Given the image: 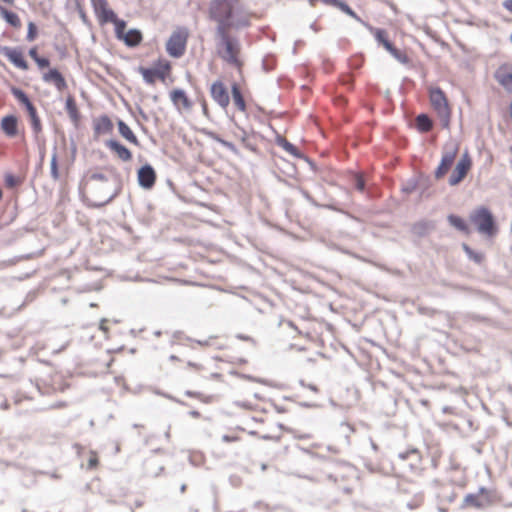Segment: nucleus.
Wrapping results in <instances>:
<instances>
[{"label":"nucleus","instance_id":"1","mask_svg":"<svg viewBox=\"0 0 512 512\" xmlns=\"http://www.w3.org/2000/svg\"><path fill=\"white\" fill-rule=\"evenodd\" d=\"M208 16L217 24L216 31L239 29L248 26L250 14L242 0H211L208 5Z\"/></svg>","mask_w":512,"mask_h":512},{"label":"nucleus","instance_id":"2","mask_svg":"<svg viewBox=\"0 0 512 512\" xmlns=\"http://www.w3.org/2000/svg\"><path fill=\"white\" fill-rule=\"evenodd\" d=\"M216 35L220 40V57L229 64H232L237 68H240L242 66V62L239 58L240 46L238 41L235 38L231 37L230 30H224L223 28H221L220 31H216Z\"/></svg>","mask_w":512,"mask_h":512},{"label":"nucleus","instance_id":"3","mask_svg":"<svg viewBox=\"0 0 512 512\" xmlns=\"http://www.w3.org/2000/svg\"><path fill=\"white\" fill-rule=\"evenodd\" d=\"M469 218L480 234L488 237L496 235L498 227L492 212L487 207L481 206L476 208Z\"/></svg>","mask_w":512,"mask_h":512},{"label":"nucleus","instance_id":"4","mask_svg":"<svg viewBox=\"0 0 512 512\" xmlns=\"http://www.w3.org/2000/svg\"><path fill=\"white\" fill-rule=\"evenodd\" d=\"M214 362L209 360L205 362L188 361L183 368V376L188 380L199 377L203 380H218L222 375L213 369Z\"/></svg>","mask_w":512,"mask_h":512},{"label":"nucleus","instance_id":"5","mask_svg":"<svg viewBox=\"0 0 512 512\" xmlns=\"http://www.w3.org/2000/svg\"><path fill=\"white\" fill-rule=\"evenodd\" d=\"M189 36L187 27L180 26L173 30L165 45L168 55L173 58L182 57L186 52Z\"/></svg>","mask_w":512,"mask_h":512},{"label":"nucleus","instance_id":"6","mask_svg":"<svg viewBox=\"0 0 512 512\" xmlns=\"http://www.w3.org/2000/svg\"><path fill=\"white\" fill-rule=\"evenodd\" d=\"M172 65L167 59H158L152 68L140 67L139 73L147 84L153 85L157 80L165 82L170 77Z\"/></svg>","mask_w":512,"mask_h":512},{"label":"nucleus","instance_id":"7","mask_svg":"<svg viewBox=\"0 0 512 512\" xmlns=\"http://www.w3.org/2000/svg\"><path fill=\"white\" fill-rule=\"evenodd\" d=\"M429 99L432 108L437 113L438 117L447 126L451 115L450 105L445 93L439 87H431L429 89Z\"/></svg>","mask_w":512,"mask_h":512},{"label":"nucleus","instance_id":"8","mask_svg":"<svg viewBox=\"0 0 512 512\" xmlns=\"http://www.w3.org/2000/svg\"><path fill=\"white\" fill-rule=\"evenodd\" d=\"M494 502L492 491L487 488L481 487L477 493L467 494L462 503V508H484Z\"/></svg>","mask_w":512,"mask_h":512},{"label":"nucleus","instance_id":"9","mask_svg":"<svg viewBox=\"0 0 512 512\" xmlns=\"http://www.w3.org/2000/svg\"><path fill=\"white\" fill-rule=\"evenodd\" d=\"M91 4L100 25L113 23L114 26H116L117 22L122 20L119 19L115 12L109 7L107 0H91Z\"/></svg>","mask_w":512,"mask_h":512},{"label":"nucleus","instance_id":"10","mask_svg":"<svg viewBox=\"0 0 512 512\" xmlns=\"http://www.w3.org/2000/svg\"><path fill=\"white\" fill-rule=\"evenodd\" d=\"M126 22L121 20L117 22L115 26V35L117 39L123 41L129 47L138 46L143 39L142 33L137 29H131L129 31H125Z\"/></svg>","mask_w":512,"mask_h":512},{"label":"nucleus","instance_id":"11","mask_svg":"<svg viewBox=\"0 0 512 512\" xmlns=\"http://www.w3.org/2000/svg\"><path fill=\"white\" fill-rule=\"evenodd\" d=\"M471 168L472 159L467 153H465L457 162L454 170L452 171L449 177V184L451 186L458 185L460 182L464 180V178L467 176Z\"/></svg>","mask_w":512,"mask_h":512},{"label":"nucleus","instance_id":"12","mask_svg":"<svg viewBox=\"0 0 512 512\" xmlns=\"http://www.w3.org/2000/svg\"><path fill=\"white\" fill-rule=\"evenodd\" d=\"M288 325L310 340H317L322 332V323L315 319L305 321L301 327L294 326L292 322H288Z\"/></svg>","mask_w":512,"mask_h":512},{"label":"nucleus","instance_id":"13","mask_svg":"<svg viewBox=\"0 0 512 512\" xmlns=\"http://www.w3.org/2000/svg\"><path fill=\"white\" fill-rule=\"evenodd\" d=\"M169 97L178 112L183 113L191 111L193 102L184 90L173 89L170 91Z\"/></svg>","mask_w":512,"mask_h":512},{"label":"nucleus","instance_id":"14","mask_svg":"<svg viewBox=\"0 0 512 512\" xmlns=\"http://www.w3.org/2000/svg\"><path fill=\"white\" fill-rule=\"evenodd\" d=\"M212 99L222 108H227L230 103L228 90L222 81H215L210 87Z\"/></svg>","mask_w":512,"mask_h":512},{"label":"nucleus","instance_id":"15","mask_svg":"<svg viewBox=\"0 0 512 512\" xmlns=\"http://www.w3.org/2000/svg\"><path fill=\"white\" fill-rule=\"evenodd\" d=\"M496 81L506 91L512 92V63H503L495 71Z\"/></svg>","mask_w":512,"mask_h":512},{"label":"nucleus","instance_id":"16","mask_svg":"<svg viewBox=\"0 0 512 512\" xmlns=\"http://www.w3.org/2000/svg\"><path fill=\"white\" fill-rule=\"evenodd\" d=\"M457 148L443 153L441 161L435 170L434 176L437 180L442 179L451 169L457 156Z\"/></svg>","mask_w":512,"mask_h":512},{"label":"nucleus","instance_id":"17","mask_svg":"<svg viewBox=\"0 0 512 512\" xmlns=\"http://www.w3.org/2000/svg\"><path fill=\"white\" fill-rule=\"evenodd\" d=\"M156 178L155 170L149 164L142 166L137 172L138 183L144 189H151L156 182Z\"/></svg>","mask_w":512,"mask_h":512},{"label":"nucleus","instance_id":"18","mask_svg":"<svg viewBox=\"0 0 512 512\" xmlns=\"http://www.w3.org/2000/svg\"><path fill=\"white\" fill-rule=\"evenodd\" d=\"M398 459L400 461V465L403 468L408 467L414 470L419 468L422 461V456L419 450L411 449L406 451L405 453L399 454Z\"/></svg>","mask_w":512,"mask_h":512},{"label":"nucleus","instance_id":"19","mask_svg":"<svg viewBox=\"0 0 512 512\" xmlns=\"http://www.w3.org/2000/svg\"><path fill=\"white\" fill-rule=\"evenodd\" d=\"M113 128V122L107 115H101L93 120V131L96 138L112 133Z\"/></svg>","mask_w":512,"mask_h":512},{"label":"nucleus","instance_id":"20","mask_svg":"<svg viewBox=\"0 0 512 512\" xmlns=\"http://www.w3.org/2000/svg\"><path fill=\"white\" fill-rule=\"evenodd\" d=\"M42 79L46 83L53 84L58 91H64L67 88V83L63 75L55 68L49 69L44 72Z\"/></svg>","mask_w":512,"mask_h":512},{"label":"nucleus","instance_id":"21","mask_svg":"<svg viewBox=\"0 0 512 512\" xmlns=\"http://www.w3.org/2000/svg\"><path fill=\"white\" fill-rule=\"evenodd\" d=\"M4 56L17 68L28 70L29 66L21 50L17 48H4Z\"/></svg>","mask_w":512,"mask_h":512},{"label":"nucleus","instance_id":"22","mask_svg":"<svg viewBox=\"0 0 512 512\" xmlns=\"http://www.w3.org/2000/svg\"><path fill=\"white\" fill-rule=\"evenodd\" d=\"M18 125V118L14 115L3 117L0 123L3 133L9 138H14L18 135Z\"/></svg>","mask_w":512,"mask_h":512},{"label":"nucleus","instance_id":"23","mask_svg":"<svg viewBox=\"0 0 512 512\" xmlns=\"http://www.w3.org/2000/svg\"><path fill=\"white\" fill-rule=\"evenodd\" d=\"M106 146L112 152H114L120 160H122L124 162H128L132 159L131 151L128 148H126L124 145L119 143L118 141L109 140L106 142Z\"/></svg>","mask_w":512,"mask_h":512},{"label":"nucleus","instance_id":"24","mask_svg":"<svg viewBox=\"0 0 512 512\" xmlns=\"http://www.w3.org/2000/svg\"><path fill=\"white\" fill-rule=\"evenodd\" d=\"M11 93L19 101V103L22 104L26 108L28 113L33 112L36 109L35 106L33 105V103L30 101V99L26 95V93L24 91H22L21 89L13 87L11 89Z\"/></svg>","mask_w":512,"mask_h":512},{"label":"nucleus","instance_id":"25","mask_svg":"<svg viewBox=\"0 0 512 512\" xmlns=\"http://www.w3.org/2000/svg\"><path fill=\"white\" fill-rule=\"evenodd\" d=\"M117 124L120 135L130 143L139 146V140L131 128L122 120H119Z\"/></svg>","mask_w":512,"mask_h":512},{"label":"nucleus","instance_id":"26","mask_svg":"<svg viewBox=\"0 0 512 512\" xmlns=\"http://www.w3.org/2000/svg\"><path fill=\"white\" fill-rule=\"evenodd\" d=\"M261 426L257 429H254L251 423V420H246L244 423L245 427L244 430H247L252 435H257L261 438H269L270 434L269 431L265 427V420L263 418L260 419Z\"/></svg>","mask_w":512,"mask_h":512},{"label":"nucleus","instance_id":"27","mask_svg":"<svg viewBox=\"0 0 512 512\" xmlns=\"http://www.w3.org/2000/svg\"><path fill=\"white\" fill-rule=\"evenodd\" d=\"M0 16L13 28H20L22 23L20 17L12 11L7 10L6 8H0Z\"/></svg>","mask_w":512,"mask_h":512},{"label":"nucleus","instance_id":"28","mask_svg":"<svg viewBox=\"0 0 512 512\" xmlns=\"http://www.w3.org/2000/svg\"><path fill=\"white\" fill-rule=\"evenodd\" d=\"M232 98L236 108L241 112H246V103L237 83L231 86Z\"/></svg>","mask_w":512,"mask_h":512},{"label":"nucleus","instance_id":"29","mask_svg":"<svg viewBox=\"0 0 512 512\" xmlns=\"http://www.w3.org/2000/svg\"><path fill=\"white\" fill-rule=\"evenodd\" d=\"M386 50L400 63H408L409 57L405 50L396 48L391 43L386 41Z\"/></svg>","mask_w":512,"mask_h":512},{"label":"nucleus","instance_id":"30","mask_svg":"<svg viewBox=\"0 0 512 512\" xmlns=\"http://www.w3.org/2000/svg\"><path fill=\"white\" fill-rule=\"evenodd\" d=\"M448 221L457 230H459L467 235L470 234V229L463 218H461L457 215L451 214L448 216Z\"/></svg>","mask_w":512,"mask_h":512},{"label":"nucleus","instance_id":"31","mask_svg":"<svg viewBox=\"0 0 512 512\" xmlns=\"http://www.w3.org/2000/svg\"><path fill=\"white\" fill-rule=\"evenodd\" d=\"M65 108H66V111H67L69 117L74 122H77L80 118V114H79V110H78L76 101L72 96H69L66 99Z\"/></svg>","mask_w":512,"mask_h":512},{"label":"nucleus","instance_id":"32","mask_svg":"<svg viewBox=\"0 0 512 512\" xmlns=\"http://www.w3.org/2000/svg\"><path fill=\"white\" fill-rule=\"evenodd\" d=\"M416 126L417 129L421 132H429L432 129L433 124L427 115L421 114L416 118Z\"/></svg>","mask_w":512,"mask_h":512},{"label":"nucleus","instance_id":"33","mask_svg":"<svg viewBox=\"0 0 512 512\" xmlns=\"http://www.w3.org/2000/svg\"><path fill=\"white\" fill-rule=\"evenodd\" d=\"M31 121V126L35 134H39L42 131L41 120L37 114V110L35 109L33 112L28 113Z\"/></svg>","mask_w":512,"mask_h":512},{"label":"nucleus","instance_id":"34","mask_svg":"<svg viewBox=\"0 0 512 512\" xmlns=\"http://www.w3.org/2000/svg\"><path fill=\"white\" fill-rule=\"evenodd\" d=\"M462 247L471 260H473L476 263L482 262V260L484 258L483 254L474 252L467 244H463Z\"/></svg>","mask_w":512,"mask_h":512},{"label":"nucleus","instance_id":"35","mask_svg":"<svg viewBox=\"0 0 512 512\" xmlns=\"http://www.w3.org/2000/svg\"><path fill=\"white\" fill-rule=\"evenodd\" d=\"M4 181L8 188H14L21 183L20 179L11 173L5 174Z\"/></svg>","mask_w":512,"mask_h":512},{"label":"nucleus","instance_id":"36","mask_svg":"<svg viewBox=\"0 0 512 512\" xmlns=\"http://www.w3.org/2000/svg\"><path fill=\"white\" fill-rule=\"evenodd\" d=\"M99 464L98 454L95 451H90L88 456V468L95 469Z\"/></svg>","mask_w":512,"mask_h":512},{"label":"nucleus","instance_id":"37","mask_svg":"<svg viewBox=\"0 0 512 512\" xmlns=\"http://www.w3.org/2000/svg\"><path fill=\"white\" fill-rule=\"evenodd\" d=\"M50 170H51V176L54 179H58L59 178V172H58V162H57V156L56 155H53L52 158H51Z\"/></svg>","mask_w":512,"mask_h":512},{"label":"nucleus","instance_id":"38","mask_svg":"<svg viewBox=\"0 0 512 512\" xmlns=\"http://www.w3.org/2000/svg\"><path fill=\"white\" fill-rule=\"evenodd\" d=\"M37 36V27L33 22L28 24L27 40L34 41Z\"/></svg>","mask_w":512,"mask_h":512},{"label":"nucleus","instance_id":"39","mask_svg":"<svg viewBox=\"0 0 512 512\" xmlns=\"http://www.w3.org/2000/svg\"><path fill=\"white\" fill-rule=\"evenodd\" d=\"M213 138L218 141L220 144H222L224 147L228 148L229 150H231L232 152H237V149L235 147V145L231 142H228L222 138H220L219 136L217 135H213Z\"/></svg>","mask_w":512,"mask_h":512},{"label":"nucleus","instance_id":"40","mask_svg":"<svg viewBox=\"0 0 512 512\" xmlns=\"http://www.w3.org/2000/svg\"><path fill=\"white\" fill-rule=\"evenodd\" d=\"M35 63L37 64L38 68L40 70L44 69V68H48L49 65H50V61L48 58L46 57H42V56H39V58H37L35 60Z\"/></svg>","mask_w":512,"mask_h":512},{"label":"nucleus","instance_id":"41","mask_svg":"<svg viewBox=\"0 0 512 512\" xmlns=\"http://www.w3.org/2000/svg\"><path fill=\"white\" fill-rule=\"evenodd\" d=\"M281 146L284 148V150H286L290 154L296 155V152H297L296 147L293 144H291L290 142H288L287 140H283L281 142Z\"/></svg>","mask_w":512,"mask_h":512},{"label":"nucleus","instance_id":"42","mask_svg":"<svg viewBox=\"0 0 512 512\" xmlns=\"http://www.w3.org/2000/svg\"><path fill=\"white\" fill-rule=\"evenodd\" d=\"M335 6L340 8L346 14L355 17V13L350 9V7L346 3L338 1V3H335Z\"/></svg>","mask_w":512,"mask_h":512},{"label":"nucleus","instance_id":"43","mask_svg":"<svg viewBox=\"0 0 512 512\" xmlns=\"http://www.w3.org/2000/svg\"><path fill=\"white\" fill-rule=\"evenodd\" d=\"M364 186H365V183H364V180L361 176H356L355 177V187L357 190L359 191H363L364 190Z\"/></svg>","mask_w":512,"mask_h":512},{"label":"nucleus","instance_id":"44","mask_svg":"<svg viewBox=\"0 0 512 512\" xmlns=\"http://www.w3.org/2000/svg\"><path fill=\"white\" fill-rule=\"evenodd\" d=\"M90 179L92 181H97V182H107V178L105 177V175H103L101 173L92 174Z\"/></svg>","mask_w":512,"mask_h":512},{"label":"nucleus","instance_id":"45","mask_svg":"<svg viewBox=\"0 0 512 512\" xmlns=\"http://www.w3.org/2000/svg\"><path fill=\"white\" fill-rule=\"evenodd\" d=\"M29 56L35 61L37 58H39L38 49L37 47H32L29 50Z\"/></svg>","mask_w":512,"mask_h":512},{"label":"nucleus","instance_id":"46","mask_svg":"<svg viewBox=\"0 0 512 512\" xmlns=\"http://www.w3.org/2000/svg\"><path fill=\"white\" fill-rule=\"evenodd\" d=\"M222 439L225 442H236L239 440V437L236 435H224Z\"/></svg>","mask_w":512,"mask_h":512},{"label":"nucleus","instance_id":"47","mask_svg":"<svg viewBox=\"0 0 512 512\" xmlns=\"http://www.w3.org/2000/svg\"><path fill=\"white\" fill-rule=\"evenodd\" d=\"M113 198L112 195H108L105 199H103L101 202L95 204V206L97 207H101V206H104L106 203H108L109 201H111V199Z\"/></svg>","mask_w":512,"mask_h":512},{"label":"nucleus","instance_id":"48","mask_svg":"<svg viewBox=\"0 0 512 512\" xmlns=\"http://www.w3.org/2000/svg\"><path fill=\"white\" fill-rule=\"evenodd\" d=\"M218 339V337L214 336V337H210L208 340H206L203 345H215L216 343V340ZM200 344H202V342H199Z\"/></svg>","mask_w":512,"mask_h":512},{"label":"nucleus","instance_id":"49","mask_svg":"<svg viewBox=\"0 0 512 512\" xmlns=\"http://www.w3.org/2000/svg\"><path fill=\"white\" fill-rule=\"evenodd\" d=\"M503 6L512 13V0L504 1Z\"/></svg>","mask_w":512,"mask_h":512},{"label":"nucleus","instance_id":"50","mask_svg":"<svg viewBox=\"0 0 512 512\" xmlns=\"http://www.w3.org/2000/svg\"><path fill=\"white\" fill-rule=\"evenodd\" d=\"M99 327L104 332H107L108 331L107 320H105V319L101 320Z\"/></svg>","mask_w":512,"mask_h":512},{"label":"nucleus","instance_id":"51","mask_svg":"<svg viewBox=\"0 0 512 512\" xmlns=\"http://www.w3.org/2000/svg\"><path fill=\"white\" fill-rule=\"evenodd\" d=\"M189 415L193 418H200L201 417V413L199 411H196V410H192L189 412Z\"/></svg>","mask_w":512,"mask_h":512},{"label":"nucleus","instance_id":"52","mask_svg":"<svg viewBox=\"0 0 512 512\" xmlns=\"http://www.w3.org/2000/svg\"><path fill=\"white\" fill-rule=\"evenodd\" d=\"M0 2L4 3V4H7L9 6H13L14 5V2L15 0H0ZM3 6L0 5V8H2Z\"/></svg>","mask_w":512,"mask_h":512},{"label":"nucleus","instance_id":"53","mask_svg":"<svg viewBox=\"0 0 512 512\" xmlns=\"http://www.w3.org/2000/svg\"><path fill=\"white\" fill-rule=\"evenodd\" d=\"M202 108H203V113L208 116V108H207V103L205 100H203V103H202Z\"/></svg>","mask_w":512,"mask_h":512},{"label":"nucleus","instance_id":"54","mask_svg":"<svg viewBox=\"0 0 512 512\" xmlns=\"http://www.w3.org/2000/svg\"><path fill=\"white\" fill-rule=\"evenodd\" d=\"M377 38L381 43H384V36L381 31L377 32Z\"/></svg>","mask_w":512,"mask_h":512},{"label":"nucleus","instance_id":"55","mask_svg":"<svg viewBox=\"0 0 512 512\" xmlns=\"http://www.w3.org/2000/svg\"><path fill=\"white\" fill-rule=\"evenodd\" d=\"M342 81L344 84H349L352 81V79L350 76H345L343 77Z\"/></svg>","mask_w":512,"mask_h":512},{"label":"nucleus","instance_id":"56","mask_svg":"<svg viewBox=\"0 0 512 512\" xmlns=\"http://www.w3.org/2000/svg\"><path fill=\"white\" fill-rule=\"evenodd\" d=\"M170 359H171L172 361H177V360H179V359H178V357H177V356H175V355H171V356H170Z\"/></svg>","mask_w":512,"mask_h":512},{"label":"nucleus","instance_id":"57","mask_svg":"<svg viewBox=\"0 0 512 512\" xmlns=\"http://www.w3.org/2000/svg\"><path fill=\"white\" fill-rule=\"evenodd\" d=\"M2 198H3V192H2V190L0 189V201L2 200Z\"/></svg>","mask_w":512,"mask_h":512}]
</instances>
